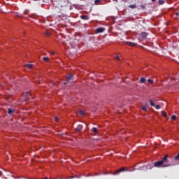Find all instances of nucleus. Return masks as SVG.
I'll return each instance as SVG.
<instances>
[{"label":"nucleus","instance_id":"nucleus-1","mask_svg":"<svg viewBox=\"0 0 179 179\" xmlns=\"http://www.w3.org/2000/svg\"><path fill=\"white\" fill-rule=\"evenodd\" d=\"M171 164L169 163V155H166L162 160L157 161L154 163L153 167H170Z\"/></svg>","mask_w":179,"mask_h":179},{"label":"nucleus","instance_id":"nucleus-2","mask_svg":"<svg viewBox=\"0 0 179 179\" xmlns=\"http://www.w3.org/2000/svg\"><path fill=\"white\" fill-rule=\"evenodd\" d=\"M122 171H135V169L131 170L129 169H125V168L122 167L120 169L115 171L114 175L118 176V174H120V173H122Z\"/></svg>","mask_w":179,"mask_h":179},{"label":"nucleus","instance_id":"nucleus-3","mask_svg":"<svg viewBox=\"0 0 179 179\" xmlns=\"http://www.w3.org/2000/svg\"><path fill=\"white\" fill-rule=\"evenodd\" d=\"M149 103L151 107H155L157 110H160V105H155V103H153V101H152V99H150Z\"/></svg>","mask_w":179,"mask_h":179},{"label":"nucleus","instance_id":"nucleus-4","mask_svg":"<svg viewBox=\"0 0 179 179\" xmlns=\"http://www.w3.org/2000/svg\"><path fill=\"white\" fill-rule=\"evenodd\" d=\"M83 129V126L81 124H78L76 128V132H82Z\"/></svg>","mask_w":179,"mask_h":179},{"label":"nucleus","instance_id":"nucleus-5","mask_svg":"<svg viewBox=\"0 0 179 179\" xmlns=\"http://www.w3.org/2000/svg\"><path fill=\"white\" fill-rule=\"evenodd\" d=\"M67 82H71V80H73V75L70 74L66 77Z\"/></svg>","mask_w":179,"mask_h":179},{"label":"nucleus","instance_id":"nucleus-6","mask_svg":"<svg viewBox=\"0 0 179 179\" xmlns=\"http://www.w3.org/2000/svg\"><path fill=\"white\" fill-rule=\"evenodd\" d=\"M105 30H106V29H104L103 27H99L96 29V33H103Z\"/></svg>","mask_w":179,"mask_h":179},{"label":"nucleus","instance_id":"nucleus-7","mask_svg":"<svg viewBox=\"0 0 179 179\" xmlns=\"http://www.w3.org/2000/svg\"><path fill=\"white\" fill-rule=\"evenodd\" d=\"M80 19H82L83 20H89V19H90V17H89V16L87 15H81L80 16Z\"/></svg>","mask_w":179,"mask_h":179},{"label":"nucleus","instance_id":"nucleus-8","mask_svg":"<svg viewBox=\"0 0 179 179\" xmlns=\"http://www.w3.org/2000/svg\"><path fill=\"white\" fill-rule=\"evenodd\" d=\"M141 36L142 38L146 39L147 37H148V33H146V32H141Z\"/></svg>","mask_w":179,"mask_h":179},{"label":"nucleus","instance_id":"nucleus-9","mask_svg":"<svg viewBox=\"0 0 179 179\" xmlns=\"http://www.w3.org/2000/svg\"><path fill=\"white\" fill-rule=\"evenodd\" d=\"M126 44L130 47H135L136 45V43L132 42H126Z\"/></svg>","mask_w":179,"mask_h":179},{"label":"nucleus","instance_id":"nucleus-10","mask_svg":"<svg viewBox=\"0 0 179 179\" xmlns=\"http://www.w3.org/2000/svg\"><path fill=\"white\" fill-rule=\"evenodd\" d=\"M145 82H146V78H141L140 79V83H145Z\"/></svg>","mask_w":179,"mask_h":179},{"label":"nucleus","instance_id":"nucleus-11","mask_svg":"<svg viewBox=\"0 0 179 179\" xmlns=\"http://www.w3.org/2000/svg\"><path fill=\"white\" fill-rule=\"evenodd\" d=\"M131 9H136V4H131L129 6Z\"/></svg>","mask_w":179,"mask_h":179},{"label":"nucleus","instance_id":"nucleus-12","mask_svg":"<svg viewBox=\"0 0 179 179\" xmlns=\"http://www.w3.org/2000/svg\"><path fill=\"white\" fill-rule=\"evenodd\" d=\"M161 113H162V117H164V118L167 117V113H166L165 111H162Z\"/></svg>","mask_w":179,"mask_h":179},{"label":"nucleus","instance_id":"nucleus-13","mask_svg":"<svg viewBox=\"0 0 179 179\" xmlns=\"http://www.w3.org/2000/svg\"><path fill=\"white\" fill-rule=\"evenodd\" d=\"M158 3L159 5H164V0H159Z\"/></svg>","mask_w":179,"mask_h":179},{"label":"nucleus","instance_id":"nucleus-14","mask_svg":"<svg viewBox=\"0 0 179 179\" xmlns=\"http://www.w3.org/2000/svg\"><path fill=\"white\" fill-rule=\"evenodd\" d=\"M8 114H13V113H15V110L8 109Z\"/></svg>","mask_w":179,"mask_h":179},{"label":"nucleus","instance_id":"nucleus-15","mask_svg":"<svg viewBox=\"0 0 179 179\" xmlns=\"http://www.w3.org/2000/svg\"><path fill=\"white\" fill-rule=\"evenodd\" d=\"M92 131V132H94V134H97L98 132L97 128L96 127H93Z\"/></svg>","mask_w":179,"mask_h":179},{"label":"nucleus","instance_id":"nucleus-16","mask_svg":"<svg viewBox=\"0 0 179 179\" xmlns=\"http://www.w3.org/2000/svg\"><path fill=\"white\" fill-rule=\"evenodd\" d=\"M25 66H27L29 69H31V68H33V65L31 64H27Z\"/></svg>","mask_w":179,"mask_h":179},{"label":"nucleus","instance_id":"nucleus-17","mask_svg":"<svg viewBox=\"0 0 179 179\" xmlns=\"http://www.w3.org/2000/svg\"><path fill=\"white\" fill-rule=\"evenodd\" d=\"M23 96H24L25 97H27V98L29 97V92H26L23 94Z\"/></svg>","mask_w":179,"mask_h":179},{"label":"nucleus","instance_id":"nucleus-18","mask_svg":"<svg viewBox=\"0 0 179 179\" xmlns=\"http://www.w3.org/2000/svg\"><path fill=\"white\" fill-rule=\"evenodd\" d=\"M120 55H120V54L116 55L115 59H117V61H120Z\"/></svg>","mask_w":179,"mask_h":179},{"label":"nucleus","instance_id":"nucleus-19","mask_svg":"<svg viewBox=\"0 0 179 179\" xmlns=\"http://www.w3.org/2000/svg\"><path fill=\"white\" fill-rule=\"evenodd\" d=\"M142 110L143 111H148V108H146V106H142Z\"/></svg>","mask_w":179,"mask_h":179},{"label":"nucleus","instance_id":"nucleus-20","mask_svg":"<svg viewBox=\"0 0 179 179\" xmlns=\"http://www.w3.org/2000/svg\"><path fill=\"white\" fill-rule=\"evenodd\" d=\"M45 35L48 37V36H51V33H50V32H48V31H46V32L45 33Z\"/></svg>","mask_w":179,"mask_h":179},{"label":"nucleus","instance_id":"nucleus-21","mask_svg":"<svg viewBox=\"0 0 179 179\" xmlns=\"http://www.w3.org/2000/svg\"><path fill=\"white\" fill-rule=\"evenodd\" d=\"M49 59H50V58H48V57H47L43 58V60L45 61V62H47V61H48Z\"/></svg>","mask_w":179,"mask_h":179},{"label":"nucleus","instance_id":"nucleus-22","mask_svg":"<svg viewBox=\"0 0 179 179\" xmlns=\"http://www.w3.org/2000/svg\"><path fill=\"white\" fill-rule=\"evenodd\" d=\"M176 118H177V117H176V115H172L171 120H173V121H174L176 120Z\"/></svg>","mask_w":179,"mask_h":179},{"label":"nucleus","instance_id":"nucleus-23","mask_svg":"<svg viewBox=\"0 0 179 179\" xmlns=\"http://www.w3.org/2000/svg\"><path fill=\"white\" fill-rule=\"evenodd\" d=\"M147 168L148 169V170H152L153 169V166H148Z\"/></svg>","mask_w":179,"mask_h":179},{"label":"nucleus","instance_id":"nucleus-24","mask_svg":"<svg viewBox=\"0 0 179 179\" xmlns=\"http://www.w3.org/2000/svg\"><path fill=\"white\" fill-rule=\"evenodd\" d=\"M148 82L149 83H153V80H152V79H148Z\"/></svg>","mask_w":179,"mask_h":179},{"label":"nucleus","instance_id":"nucleus-25","mask_svg":"<svg viewBox=\"0 0 179 179\" xmlns=\"http://www.w3.org/2000/svg\"><path fill=\"white\" fill-rule=\"evenodd\" d=\"M141 6L142 9H146V6L145 5H141Z\"/></svg>","mask_w":179,"mask_h":179},{"label":"nucleus","instance_id":"nucleus-26","mask_svg":"<svg viewBox=\"0 0 179 179\" xmlns=\"http://www.w3.org/2000/svg\"><path fill=\"white\" fill-rule=\"evenodd\" d=\"M80 114L81 115H85V113L83 111H82V110L80 111Z\"/></svg>","mask_w":179,"mask_h":179},{"label":"nucleus","instance_id":"nucleus-27","mask_svg":"<svg viewBox=\"0 0 179 179\" xmlns=\"http://www.w3.org/2000/svg\"><path fill=\"white\" fill-rule=\"evenodd\" d=\"M24 13H25V15H27V13H29V10H26L24 11Z\"/></svg>","mask_w":179,"mask_h":179},{"label":"nucleus","instance_id":"nucleus-28","mask_svg":"<svg viewBox=\"0 0 179 179\" xmlns=\"http://www.w3.org/2000/svg\"><path fill=\"white\" fill-rule=\"evenodd\" d=\"M52 55H55V52H52V53H50Z\"/></svg>","mask_w":179,"mask_h":179},{"label":"nucleus","instance_id":"nucleus-29","mask_svg":"<svg viewBox=\"0 0 179 179\" xmlns=\"http://www.w3.org/2000/svg\"><path fill=\"white\" fill-rule=\"evenodd\" d=\"M55 121H58V117H56L55 118Z\"/></svg>","mask_w":179,"mask_h":179},{"label":"nucleus","instance_id":"nucleus-30","mask_svg":"<svg viewBox=\"0 0 179 179\" xmlns=\"http://www.w3.org/2000/svg\"><path fill=\"white\" fill-rule=\"evenodd\" d=\"M175 80H176V82H179L178 79H175Z\"/></svg>","mask_w":179,"mask_h":179},{"label":"nucleus","instance_id":"nucleus-31","mask_svg":"<svg viewBox=\"0 0 179 179\" xmlns=\"http://www.w3.org/2000/svg\"><path fill=\"white\" fill-rule=\"evenodd\" d=\"M152 2H156V0H151Z\"/></svg>","mask_w":179,"mask_h":179},{"label":"nucleus","instance_id":"nucleus-32","mask_svg":"<svg viewBox=\"0 0 179 179\" xmlns=\"http://www.w3.org/2000/svg\"><path fill=\"white\" fill-rule=\"evenodd\" d=\"M66 83H66V82H65V83H64V85H66Z\"/></svg>","mask_w":179,"mask_h":179},{"label":"nucleus","instance_id":"nucleus-33","mask_svg":"<svg viewBox=\"0 0 179 179\" xmlns=\"http://www.w3.org/2000/svg\"><path fill=\"white\" fill-rule=\"evenodd\" d=\"M95 2H97V0H96Z\"/></svg>","mask_w":179,"mask_h":179},{"label":"nucleus","instance_id":"nucleus-34","mask_svg":"<svg viewBox=\"0 0 179 179\" xmlns=\"http://www.w3.org/2000/svg\"><path fill=\"white\" fill-rule=\"evenodd\" d=\"M113 1H117V0H113Z\"/></svg>","mask_w":179,"mask_h":179}]
</instances>
